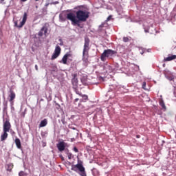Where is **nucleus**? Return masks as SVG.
<instances>
[{"label":"nucleus","mask_w":176,"mask_h":176,"mask_svg":"<svg viewBox=\"0 0 176 176\" xmlns=\"http://www.w3.org/2000/svg\"><path fill=\"white\" fill-rule=\"evenodd\" d=\"M22 2H25L27 0H21Z\"/></svg>","instance_id":"nucleus-36"},{"label":"nucleus","mask_w":176,"mask_h":176,"mask_svg":"<svg viewBox=\"0 0 176 176\" xmlns=\"http://www.w3.org/2000/svg\"><path fill=\"white\" fill-rule=\"evenodd\" d=\"M10 94L9 96L10 97V102H13V100L16 98V94H14V91H10Z\"/></svg>","instance_id":"nucleus-11"},{"label":"nucleus","mask_w":176,"mask_h":176,"mask_svg":"<svg viewBox=\"0 0 176 176\" xmlns=\"http://www.w3.org/2000/svg\"><path fill=\"white\" fill-rule=\"evenodd\" d=\"M142 89H144V90H146V82H143Z\"/></svg>","instance_id":"nucleus-24"},{"label":"nucleus","mask_w":176,"mask_h":176,"mask_svg":"<svg viewBox=\"0 0 176 176\" xmlns=\"http://www.w3.org/2000/svg\"><path fill=\"white\" fill-rule=\"evenodd\" d=\"M15 144L16 145V147L18 149H21V142L20 141V139L16 138L15 139Z\"/></svg>","instance_id":"nucleus-14"},{"label":"nucleus","mask_w":176,"mask_h":176,"mask_svg":"<svg viewBox=\"0 0 176 176\" xmlns=\"http://www.w3.org/2000/svg\"><path fill=\"white\" fill-rule=\"evenodd\" d=\"M60 46H63V43H60Z\"/></svg>","instance_id":"nucleus-37"},{"label":"nucleus","mask_w":176,"mask_h":176,"mask_svg":"<svg viewBox=\"0 0 176 176\" xmlns=\"http://www.w3.org/2000/svg\"><path fill=\"white\" fill-rule=\"evenodd\" d=\"M174 80V77H170L169 78V80Z\"/></svg>","instance_id":"nucleus-32"},{"label":"nucleus","mask_w":176,"mask_h":176,"mask_svg":"<svg viewBox=\"0 0 176 176\" xmlns=\"http://www.w3.org/2000/svg\"><path fill=\"white\" fill-rule=\"evenodd\" d=\"M72 55L69 53L65 54L63 57L62 58V60L59 61L60 64L67 65V61H68V58L71 57Z\"/></svg>","instance_id":"nucleus-7"},{"label":"nucleus","mask_w":176,"mask_h":176,"mask_svg":"<svg viewBox=\"0 0 176 176\" xmlns=\"http://www.w3.org/2000/svg\"><path fill=\"white\" fill-rule=\"evenodd\" d=\"M43 31H44V34L46 35L47 34V28L46 26H43L41 29V31L38 32V36H43Z\"/></svg>","instance_id":"nucleus-9"},{"label":"nucleus","mask_w":176,"mask_h":176,"mask_svg":"<svg viewBox=\"0 0 176 176\" xmlns=\"http://www.w3.org/2000/svg\"><path fill=\"white\" fill-rule=\"evenodd\" d=\"M160 105L164 111H166L167 108L166 107V104H164V101L162 100V99L160 100Z\"/></svg>","instance_id":"nucleus-17"},{"label":"nucleus","mask_w":176,"mask_h":176,"mask_svg":"<svg viewBox=\"0 0 176 176\" xmlns=\"http://www.w3.org/2000/svg\"><path fill=\"white\" fill-rule=\"evenodd\" d=\"M68 143L65 142L64 141H60L56 144V148L59 152H64L66 148H68Z\"/></svg>","instance_id":"nucleus-5"},{"label":"nucleus","mask_w":176,"mask_h":176,"mask_svg":"<svg viewBox=\"0 0 176 176\" xmlns=\"http://www.w3.org/2000/svg\"><path fill=\"white\" fill-rule=\"evenodd\" d=\"M68 159H71L72 157V153H69L67 155Z\"/></svg>","instance_id":"nucleus-28"},{"label":"nucleus","mask_w":176,"mask_h":176,"mask_svg":"<svg viewBox=\"0 0 176 176\" xmlns=\"http://www.w3.org/2000/svg\"><path fill=\"white\" fill-rule=\"evenodd\" d=\"M7 108L6 107H4L3 111H6Z\"/></svg>","instance_id":"nucleus-35"},{"label":"nucleus","mask_w":176,"mask_h":176,"mask_svg":"<svg viewBox=\"0 0 176 176\" xmlns=\"http://www.w3.org/2000/svg\"><path fill=\"white\" fill-rule=\"evenodd\" d=\"M140 137H141V135H136V138H140Z\"/></svg>","instance_id":"nucleus-33"},{"label":"nucleus","mask_w":176,"mask_h":176,"mask_svg":"<svg viewBox=\"0 0 176 176\" xmlns=\"http://www.w3.org/2000/svg\"><path fill=\"white\" fill-rule=\"evenodd\" d=\"M80 96L82 98L80 100V102H83V101H87L89 100V96H87V95H83L81 94Z\"/></svg>","instance_id":"nucleus-15"},{"label":"nucleus","mask_w":176,"mask_h":176,"mask_svg":"<svg viewBox=\"0 0 176 176\" xmlns=\"http://www.w3.org/2000/svg\"><path fill=\"white\" fill-rule=\"evenodd\" d=\"M71 170L77 173L80 176H87V173H86V168L83 166V164L82 162H78L76 165H72Z\"/></svg>","instance_id":"nucleus-3"},{"label":"nucleus","mask_w":176,"mask_h":176,"mask_svg":"<svg viewBox=\"0 0 176 176\" xmlns=\"http://www.w3.org/2000/svg\"><path fill=\"white\" fill-rule=\"evenodd\" d=\"M55 108H56V109H58V110H60V111H63V108L58 103H55Z\"/></svg>","instance_id":"nucleus-21"},{"label":"nucleus","mask_w":176,"mask_h":176,"mask_svg":"<svg viewBox=\"0 0 176 176\" xmlns=\"http://www.w3.org/2000/svg\"><path fill=\"white\" fill-rule=\"evenodd\" d=\"M79 101V98H76L74 100V104H76V102H78Z\"/></svg>","instance_id":"nucleus-29"},{"label":"nucleus","mask_w":176,"mask_h":176,"mask_svg":"<svg viewBox=\"0 0 176 176\" xmlns=\"http://www.w3.org/2000/svg\"><path fill=\"white\" fill-rule=\"evenodd\" d=\"M47 120L44 119L43 120H42L40 123L39 126L40 127H45V126H47Z\"/></svg>","instance_id":"nucleus-19"},{"label":"nucleus","mask_w":176,"mask_h":176,"mask_svg":"<svg viewBox=\"0 0 176 176\" xmlns=\"http://www.w3.org/2000/svg\"><path fill=\"white\" fill-rule=\"evenodd\" d=\"M115 53L116 52L112 50H105L101 54L100 60L102 61H106L107 58H111V57H112Z\"/></svg>","instance_id":"nucleus-4"},{"label":"nucleus","mask_w":176,"mask_h":176,"mask_svg":"<svg viewBox=\"0 0 176 176\" xmlns=\"http://www.w3.org/2000/svg\"><path fill=\"white\" fill-rule=\"evenodd\" d=\"M89 17V12L83 11V10H78L76 12V14L69 12L67 14V19L72 21V25H78V27H80V21H86Z\"/></svg>","instance_id":"nucleus-1"},{"label":"nucleus","mask_w":176,"mask_h":176,"mask_svg":"<svg viewBox=\"0 0 176 176\" xmlns=\"http://www.w3.org/2000/svg\"><path fill=\"white\" fill-rule=\"evenodd\" d=\"M27 16H28L27 12H24L23 16V20L20 23V26L19 27H23L24 26V25L27 22Z\"/></svg>","instance_id":"nucleus-10"},{"label":"nucleus","mask_w":176,"mask_h":176,"mask_svg":"<svg viewBox=\"0 0 176 176\" xmlns=\"http://www.w3.org/2000/svg\"><path fill=\"white\" fill-rule=\"evenodd\" d=\"M23 173H24V172L21 171V172L19 173V176H23Z\"/></svg>","instance_id":"nucleus-30"},{"label":"nucleus","mask_w":176,"mask_h":176,"mask_svg":"<svg viewBox=\"0 0 176 176\" xmlns=\"http://www.w3.org/2000/svg\"><path fill=\"white\" fill-rule=\"evenodd\" d=\"M14 27H16V28H23V27H20V25L18 24L17 21L14 22Z\"/></svg>","instance_id":"nucleus-23"},{"label":"nucleus","mask_w":176,"mask_h":176,"mask_svg":"<svg viewBox=\"0 0 176 176\" xmlns=\"http://www.w3.org/2000/svg\"><path fill=\"white\" fill-rule=\"evenodd\" d=\"M89 50H90V38L85 37L82 50V61L84 63L89 61Z\"/></svg>","instance_id":"nucleus-2"},{"label":"nucleus","mask_w":176,"mask_h":176,"mask_svg":"<svg viewBox=\"0 0 176 176\" xmlns=\"http://www.w3.org/2000/svg\"><path fill=\"white\" fill-rule=\"evenodd\" d=\"M72 76H73V78L72 80V82L73 85H76H76H78V78H76V76H78V74H74L72 75Z\"/></svg>","instance_id":"nucleus-13"},{"label":"nucleus","mask_w":176,"mask_h":176,"mask_svg":"<svg viewBox=\"0 0 176 176\" xmlns=\"http://www.w3.org/2000/svg\"><path fill=\"white\" fill-rule=\"evenodd\" d=\"M73 151L76 152V153H78V152H79V150L76 147H74Z\"/></svg>","instance_id":"nucleus-27"},{"label":"nucleus","mask_w":176,"mask_h":176,"mask_svg":"<svg viewBox=\"0 0 176 176\" xmlns=\"http://www.w3.org/2000/svg\"><path fill=\"white\" fill-rule=\"evenodd\" d=\"M176 60V55H171L164 58V61H173Z\"/></svg>","instance_id":"nucleus-12"},{"label":"nucleus","mask_w":176,"mask_h":176,"mask_svg":"<svg viewBox=\"0 0 176 176\" xmlns=\"http://www.w3.org/2000/svg\"><path fill=\"white\" fill-rule=\"evenodd\" d=\"M60 53H61V47H60V46L58 45H56L55 50L54 52V54L51 57V60H56V58H57V57L60 56Z\"/></svg>","instance_id":"nucleus-6"},{"label":"nucleus","mask_w":176,"mask_h":176,"mask_svg":"<svg viewBox=\"0 0 176 176\" xmlns=\"http://www.w3.org/2000/svg\"><path fill=\"white\" fill-rule=\"evenodd\" d=\"M10 127H12V126L10 125V122L6 120L3 124V131L9 133Z\"/></svg>","instance_id":"nucleus-8"},{"label":"nucleus","mask_w":176,"mask_h":176,"mask_svg":"<svg viewBox=\"0 0 176 176\" xmlns=\"http://www.w3.org/2000/svg\"><path fill=\"white\" fill-rule=\"evenodd\" d=\"M3 1H5V0H0V3H2V2H3Z\"/></svg>","instance_id":"nucleus-34"},{"label":"nucleus","mask_w":176,"mask_h":176,"mask_svg":"<svg viewBox=\"0 0 176 176\" xmlns=\"http://www.w3.org/2000/svg\"><path fill=\"white\" fill-rule=\"evenodd\" d=\"M36 1V2H38V1H39V0H35Z\"/></svg>","instance_id":"nucleus-38"},{"label":"nucleus","mask_w":176,"mask_h":176,"mask_svg":"<svg viewBox=\"0 0 176 176\" xmlns=\"http://www.w3.org/2000/svg\"><path fill=\"white\" fill-rule=\"evenodd\" d=\"M111 20H112V15H109V16L107 17L106 21H111Z\"/></svg>","instance_id":"nucleus-26"},{"label":"nucleus","mask_w":176,"mask_h":176,"mask_svg":"<svg viewBox=\"0 0 176 176\" xmlns=\"http://www.w3.org/2000/svg\"><path fill=\"white\" fill-rule=\"evenodd\" d=\"M13 167H14V165L12 163H10L6 166V168L7 171H10V172L12 171V170H13Z\"/></svg>","instance_id":"nucleus-16"},{"label":"nucleus","mask_w":176,"mask_h":176,"mask_svg":"<svg viewBox=\"0 0 176 176\" xmlns=\"http://www.w3.org/2000/svg\"><path fill=\"white\" fill-rule=\"evenodd\" d=\"M35 69H36V71H38V65H35Z\"/></svg>","instance_id":"nucleus-31"},{"label":"nucleus","mask_w":176,"mask_h":176,"mask_svg":"<svg viewBox=\"0 0 176 176\" xmlns=\"http://www.w3.org/2000/svg\"><path fill=\"white\" fill-rule=\"evenodd\" d=\"M74 89L76 94H78V96H82V93L79 92V90L76 89V87H74Z\"/></svg>","instance_id":"nucleus-22"},{"label":"nucleus","mask_w":176,"mask_h":176,"mask_svg":"<svg viewBox=\"0 0 176 176\" xmlns=\"http://www.w3.org/2000/svg\"><path fill=\"white\" fill-rule=\"evenodd\" d=\"M130 38L129 37H123V42H129Z\"/></svg>","instance_id":"nucleus-25"},{"label":"nucleus","mask_w":176,"mask_h":176,"mask_svg":"<svg viewBox=\"0 0 176 176\" xmlns=\"http://www.w3.org/2000/svg\"><path fill=\"white\" fill-rule=\"evenodd\" d=\"M8 138V132L3 131V134L1 135V141H5Z\"/></svg>","instance_id":"nucleus-18"},{"label":"nucleus","mask_w":176,"mask_h":176,"mask_svg":"<svg viewBox=\"0 0 176 176\" xmlns=\"http://www.w3.org/2000/svg\"><path fill=\"white\" fill-rule=\"evenodd\" d=\"M81 82L84 86H86L87 85V77L86 76H82L81 78Z\"/></svg>","instance_id":"nucleus-20"}]
</instances>
